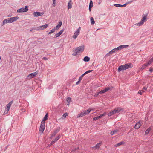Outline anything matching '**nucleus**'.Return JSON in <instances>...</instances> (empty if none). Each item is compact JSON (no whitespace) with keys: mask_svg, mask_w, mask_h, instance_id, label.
<instances>
[{"mask_svg":"<svg viewBox=\"0 0 153 153\" xmlns=\"http://www.w3.org/2000/svg\"><path fill=\"white\" fill-rule=\"evenodd\" d=\"M37 74V73L36 72L32 73L30 74L28 76L29 78H33L35 77Z\"/></svg>","mask_w":153,"mask_h":153,"instance_id":"obj_17","label":"nucleus"},{"mask_svg":"<svg viewBox=\"0 0 153 153\" xmlns=\"http://www.w3.org/2000/svg\"><path fill=\"white\" fill-rule=\"evenodd\" d=\"M13 102V100H12V101H11L9 103H8V104H7L6 105V108L7 109V110L8 109L9 110L10 108L11 107V105Z\"/></svg>","mask_w":153,"mask_h":153,"instance_id":"obj_18","label":"nucleus"},{"mask_svg":"<svg viewBox=\"0 0 153 153\" xmlns=\"http://www.w3.org/2000/svg\"><path fill=\"white\" fill-rule=\"evenodd\" d=\"M53 0V7H55L56 6V0Z\"/></svg>","mask_w":153,"mask_h":153,"instance_id":"obj_45","label":"nucleus"},{"mask_svg":"<svg viewBox=\"0 0 153 153\" xmlns=\"http://www.w3.org/2000/svg\"><path fill=\"white\" fill-rule=\"evenodd\" d=\"M22 112H25L26 111L25 110L24 108H23L21 109Z\"/></svg>","mask_w":153,"mask_h":153,"instance_id":"obj_53","label":"nucleus"},{"mask_svg":"<svg viewBox=\"0 0 153 153\" xmlns=\"http://www.w3.org/2000/svg\"><path fill=\"white\" fill-rule=\"evenodd\" d=\"M87 74V73L86 72H85L82 75L84 76L85 75V74Z\"/></svg>","mask_w":153,"mask_h":153,"instance_id":"obj_54","label":"nucleus"},{"mask_svg":"<svg viewBox=\"0 0 153 153\" xmlns=\"http://www.w3.org/2000/svg\"><path fill=\"white\" fill-rule=\"evenodd\" d=\"M8 17H9V16H8Z\"/></svg>","mask_w":153,"mask_h":153,"instance_id":"obj_59","label":"nucleus"},{"mask_svg":"<svg viewBox=\"0 0 153 153\" xmlns=\"http://www.w3.org/2000/svg\"><path fill=\"white\" fill-rule=\"evenodd\" d=\"M85 49V46L82 45L76 48L72 55L76 56L79 53H82Z\"/></svg>","mask_w":153,"mask_h":153,"instance_id":"obj_1","label":"nucleus"},{"mask_svg":"<svg viewBox=\"0 0 153 153\" xmlns=\"http://www.w3.org/2000/svg\"><path fill=\"white\" fill-rule=\"evenodd\" d=\"M102 142H100L99 143L97 144L95 146L92 147L93 149L95 150L96 149H99L100 146L102 144Z\"/></svg>","mask_w":153,"mask_h":153,"instance_id":"obj_12","label":"nucleus"},{"mask_svg":"<svg viewBox=\"0 0 153 153\" xmlns=\"http://www.w3.org/2000/svg\"><path fill=\"white\" fill-rule=\"evenodd\" d=\"M145 92V91L143 90H140L138 92V93L139 94H140V95H142V94L144 92Z\"/></svg>","mask_w":153,"mask_h":153,"instance_id":"obj_39","label":"nucleus"},{"mask_svg":"<svg viewBox=\"0 0 153 153\" xmlns=\"http://www.w3.org/2000/svg\"><path fill=\"white\" fill-rule=\"evenodd\" d=\"M147 18V15H143V17L141 19V21L139 22L134 24V25H133V26L137 25L139 27L141 26L144 24V22L146 21Z\"/></svg>","mask_w":153,"mask_h":153,"instance_id":"obj_3","label":"nucleus"},{"mask_svg":"<svg viewBox=\"0 0 153 153\" xmlns=\"http://www.w3.org/2000/svg\"><path fill=\"white\" fill-rule=\"evenodd\" d=\"M64 30H61L59 32L56 34L55 35V37L56 38L59 36L63 32Z\"/></svg>","mask_w":153,"mask_h":153,"instance_id":"obj_19","label":"nucleus"},{"mask_svg":"<svg viewBox=\"0 0 153 153\" xmlns=\"http://www.w3.org/2000/svg\"><path fill=\"white\" fill-rule=\"evenodd\" d=\"M91 110H92V109H91L90 108H89L86 111H84L83 112L84 113H85V115L88 114L91 111Z\"/></svg>","mask_w":153,"mask_h":153,"instance_id":"obj_24","label":"nucleus"},{"mask_svg":"<svg viewBox=\"0 0 153 153\" xmlns=\"http://www.w3.org/2000/svg\"><path fill=\"white\" fill-rule=\"evenodd\" d=\"M121 110V109L120 108H116L114 110L115 112V113H118Z\"/></svg>","mask_w":153,"mask_h":153,"instance_id":"obj_27","label":"nucleus"},{"mask_svg":"<svg viewBox=\"0 0 153 153\" xmlns=\"http://www.w3.org/2000/svg\"><path fill=\"white\" fill-rule=\"evenodd\" d=\"M70 2L71 1H70L68 3V9L71 8L72 7V4L70 3Z\"/></svg>","mask_w":153,"mask_h":153,"instance_id":"obj_33","label":"nucleus"},{"mask_svg":"<svg viewBox=\"0 0 153 153\" xmlns=\"http://www.w3.org/2000/svg\"><path fill=\"white\" fill-rule=\"evenodd\" d=\"M68 114L67 113H65L62 116V118L64 119L66 117L68 116Z\"/></svg>","mask_w":153,"mask_h":153,"instance_id":"obj_34","label":"nucleus"},{"mask_svg":"<svg viewBox=\"0 0 153 153\" xmlns=\"http://www.w3.org/2000/svg\"><path fill=\"white\" fill-rule=\"evenodd\" d=\"M118 131L117 130H114V131H112L111 132V134L113 135L115 134H116Z\"/></svg>","mask_w":153,"mask_h":153,"instance_id":"obj_32","label":"nucleus"},{"mask_svg":"<svg viewBox=\"0 0 153 153\" xmlns=\"http://www.w3.org/2000/svg\"><path fill=\"white\" fill-rule=\"evenodd\" d=\"M66 100L68 102L70 103L71 101V98L69 97H68L66 99Z\"/></svg>","mask_w":153,"mask_h":153,"instance_id":"obj_42","label":"nucleus"},{"mask_svg":"<svg viewBox=\"0 0 153 153\" xmlns=\"http://www.w3.org/2000/svg\"><path fill=\"white\" fill-rule=\"evenodd\" d=\"M83 76L82 75H81L79 78V81H81L82 79Z\"/></svg>","mask_w":153,"mask_h":153,"instance_id":"obj_46","label":"nucleus"},{"mask_svg":"<svg viewBox=\"0 0 153 153\" xmlns=\"http://www.w3.org/2000/svg\"><path fill=\"white\" fill-rule=\"evenodd\" d=\"M9 110H8V109L7 110V109L6 108V110L4 111V114H7Z\"/></svg>","mask_w":153,"mask_h":153,"instance_id":"obj_44","label":"nucleus"},{"mask_svg":"<svg viewBox=\"0 0 153 153\" xmlns=\"http://www.w3.org/2000/svg\"><path fill=\"white\" fill-rule=\"evenodd\" d=\"M153 62V57L150 59Z\"/></svg>","mask_w":153,"mask_h":153,"instance_id":"obj_56","label":"nucleus"},{"mask_svg":"<svg viewBox=\"0 0 153 153\" xmlns=\"http://www.w3.org/2000/svg\"><path fill=\"white\" fill-rule=\"evenodd\" d=\"M99 119V118L98 116H97L93 118V120H98Z\"/></svg>","mask_w":153,"mask_h":153,"instance_id":"obj_47","label":"nucleus"},{"mask_svg":"<svg viewBox=\"0 0 153 153\" xmlns=\"http://www.w3.org/2000/svg\"><path fill=\"white\" fill-rule=\"evenodd\" d=\"M142 123V122L139 121L138 122L135 126L134 128L136 129H139L141 126V124Z\"/></svg>","mask_w":153,"mask_h":153,"instance_id":"obj_13","label":"nucleus"},{"mask_svg":"<svg viewBox=\"0 0 153 153\" xmlns=\"http://www.w3.org/2000/svg\"><path fill=\"white\" fill-rule=\"evenodd\" d=\"M80 27H79V28L74 33V35L72 36L73 38L74 39H76L77 38L78 36L79 35L80 33Z\"/></svg>","mask_w":153,"mask_h":153,"instance_id":"obj_6","label":"nucleus"},{"mask_svg":"<svg viewBox=\"0 0 153 153\" xmlns=\"http://www.w3.org/2000/svg\"><path fill=\"white\" fill-rule=\"evenodd\" d=\"M85 115V113H84V112L83 111L78 114L77 116V118H78L80 117H82Z\"/></svg>","mask_w":153,"mask_h":153,"instance_id":"obj_25","label":"nucleus"},{"mask_svg":"<svg viewBox=\"0 0 153 153\" xmlns=\"http://www.w3.org/2000/svg\"><path fill=\"white\" fill-rule=\"evenodd\" d=\"M147 87H146V86L144 87L143 88V90H144L145 91H146L147 90Z\"/></svg>","mask_w":153,"mask_h":153,"instance_id":"obj_48","label":"nucleus"},{"mask_svg":"<svg viewBox=\"0 0 153 153\" xmlns=\"http://www.w3.org/2000/svg\"><path fill=\"white\" fill-rule=\"evenodd\" d=\"M129 47V45H123L119 46L117 48H115L113 49L112 50H111V52L112 54L114 53L115 52L117 51H118L120 50L121 49L123 48H126L127 47Z\"/></svg>","mask_w":153,"mask_h":153,"instance_id":"obj_2","label":"nucleus"},{"mask_svg":"<svg viewBox=\"0 0 153 153\" xmlns=\"http://www.w3.org/2000/svg\"><path fill=\"white\" fill-rule=\"evenodd\" d=\"M44 13L39 12H35L33 13L34 17H37L43 15Z\"/></svg>","mask_w":153,"mask_h":153,"instance_id":"obj_9","label":"nucleus"},{"mask_svg":"<svg viewBox=\"0 0 153 153\" xmlns=\"http://www.w3.org/2000/svg\"><path fill=\"white\" fill-rule=\"evenodd\" d=\"M56 132H54L53 133L51 134V137H50V138L51 139H52V138L56 134Z\"/></svg>","mask_w":153,"mask_h":153,"instance_id":"obj_37","label":"nucleus"},{"mask_svg":"<svg viewBox=\"0 0 153 153\" xmlns=\"http://www.w3.org/2000/svg\"><path fill=\"white\" fill-rule=\"evenodd\" d=\"M113 54L111 51H110L108 53L106 54L105 55V56L106 57H108L111 55Z\"/></svg>","mask_w":153,"mask_h":153,"instance_id":"obj_38","label":"nucleus"},{"mask_svg":"<svg viewBox=\"0 0 153 153\" xmlns=\"http://www.w3.org/2000/svg\"><path fill=\"white\" fill-rule=\"evenodd\" d=\"M115 6L116 7H124V5H121L119 4H114Z\"/></svg>","mask_w":153,"mask_h":153,"instance_id":"obj_29","label":"nucleus"},{"mask_svg":"<svg viewBox=\"0 0 153 153\" xmlns=\"http://www.w3.org/2000/svg\"><path fill=\"white\" fill-rule=\"evenodd\" d=\"M90 21H91V25H93L95 23V22L94 21V18L93 17H92L91 18Z\"/></svg>","mask_w":153,"mask_h":153,"instance_id":"obj_31","label":"nucleus"},{"mask_svg":"<svg viewBox=\"0 0 153 153\" xmlns=\"http://www.w3.org/2000/svg\"><path fill=\"white\" fill-rule=\"evenodd\" d=\"M126 70V69L124 65L120 66L118 68V71L119 72H120L121 71L124 70Z\"/></svg>","mask_w":153,"mask_h":153,"instance_id":"obj_15","label":"nucleus"},{"mask_svg":"<svg viewBox=\"0 0 153 153\" xmlns=\"http://www.w3.org/2000/svg\"><path fill=\"white\" fill-rule=\"evenodd\" d=\"M90 109H92V110H91V111H92H92H93V110H94V109H91V108H90Z\"/></svg>","mask_w":153,"mask_h":153,"instance_id":"obj_58","label":"nucleus"},{"mask_svg":"<svg viewBox=\"0 0 153 153\" xmlns=\"http://www.w3.org/2000/svg\"><path fill=\"white\" fill-rule=\"evenodd\" d=\"M48 25V24H46L41 26L37 27V28L38 30H43L47 28Z\"/></svg>","mask_w":153,"mask_h":153,"instance_id":"obj_8","label":"nucleus"},{"mask_svg":"<svg viewBox=\"0 0 153 153\" xmlns=\"http://www.w3.org/2000/svg\"><path fill=\"white\" fill-rule=\"evenodd\" d=\"M10 20L11 23H12L14 21H15L17 20L18 19L19 17L18 16H16L14 17H12L10 18Z\"/></svg>","mask_w":153,"mask_h":153,"instance_id":"obj_16","label":"nucleus"},{"mask_svg":"<svg viewBox=\"0 0 153 153\" xmlns=\"http://www.w3.org/2000/svg\"><path fill=\"white\" fill-rule=\"evenodd\" d=\"M89 6H90V7H93V2L92 1H90Z\"/></svg>","mask_w":153,"mask_h":153,"instance_id":"obj_43","label":"nucleus"},{"mask_svg":"<svg viewBox=\"0 0 153 153\" xmlns=\"http://www.w3.org/2000/svg\"><path fill=\"white\" fill-rule=\"evenodd\" d=\"M107 114L106 112H104L103 114H101L100 115L98 116L99 118H100L101 117H102L103 116H104Z\"/></svg>","mask_w":153,"mask_h":153,"instance_id":"obj_35","label":"nucleus"},{"mask_svg":"<svg viewBox=\"0 0 153 153\" xmlns=\"http://www.w3.org/2000/svg\"><path fill=\"white\" fill-rule=\"evenodd\" d=\"M43 59H44V60H48V59L47 57H44L43 58Z\"/></svg>","mask_w":153,"mask_h":153,"instance_id":"obj_50","label":"nucleus"},{"mask_svg":"<svg viewBox=\"0 0 153 153\" xmlns=\"http://www.w3.org/2000/svg\"><path fill=\"white\" fill-rule=\"evenodd\" d=\"M60 135H59L58 137H56L52 141L50 145H52L55 143V142H57V140L60 138Z\"/></svg>","mask_w":153,"mask_h":153,"instance_id":"obj_11","label":"nucleus"},{"mask_svg":"<svg viewBox=\"0 0 153 153\" xmlns=\"http://www.w3.org/2000/svg\"><path fill=\"white\" fill-rule=\"evenodd\" d=\"M83 60L85 62H88L90 60V58L88 56H86L84 58Z\"/></svg>","mask_w":153,"mask_h":153,"instance_id":"obj_28","label":"nucleus"},{"mask_svg":"<svg viewBox=\"0 0 153 153\" xmlns=\"http://www.w3.org/2000/svg\"><path fill=\"white\" fill-rule=\"evenodd\" d=\"M133 1H130L129 2H127L125 4H123V5L124 6V7H125L126 5L128 4H130Z\"/></svg>","mask_w":153,"mask_h":153,"instance_id":"obj_40","label":"nucleus"},{"mask_svg":"<svg viewBox=\"0 0 153 153\" xmlns=\"http://www.w3.org/2000/svg\"><path fill=\"white\" fill-rule=\"evenodd\" d=\"M93 71V70H88L87 71H86V72L87 73V74L88 73H90V72H91V71Z\"/></svg>","mask_w":153,"mask_h":153,"instance_id":"obj_51","label":"nucleus"},{"mask_svg":"<svg viewBox=\"0 0 153 153\" xmlns=\"http://www.w3.org/2000/svg\"><path fill=\"white\" fill-rule=\"evenodd\" d=\"M149 71L151 72H152L153 71V68H150Z\"/></svg>","mask_w":153,"mask_h":153,"instance_id":"obj_49","label":"nucleus"},{"mask_svg":"<svg viewBox=\"0 0 153 153\" xmlns=\"http://www.w3.org/2000/svg\"><path fill=\"white\" fill-rule=\"evenodd\" d=\"M116 113L115 112V111L114 110L111 111H110L109 113H108V115L109 116H111L113 114H115Z\"/></svg>","mask_w":153,"mask_h":153,"instance_id":"obj_22","label":"nucleus"},{"mask_svg":"<svg viewBox=\"0 0 153 153\" xmlns=\"http://www.w3.org/2000/svg\"><path fill=\"white\" fill-rule=\"evenodd\" d=\"M48 114L47 113L43 118L42 121L41 122L45 123V121L48 119Z\"/></svg>","mask_w":153,"mask_h":153,"instance_id":"obj_21","label":"nucleus"},{"mask_svg":"<svg viewBox=\"0 0 153 153\" xmlns=\"http://www.w3.org/2000/svg\"><path fill=\"white\" fill-rule=\"evenodd\" d=\"M69 104H70V103H68V104H67V105H69Z\"/></svg>","mask_w":153,"mask_h":153,"instance_id":"obj_57","label":"nucleus"},{"mask_svg":"<svg viewBox=\"0 0 153 153\" xmlns=\"http://www.w3.org/2000/svg\"><path fill=\"white\" fill-rule=\"evenodd\" d=\"M148 66L147 65L146 63L144 64L143 65H142L141 68H139V71H140V70H143Z\"/></svg>","mask_w":153,"mask_h":153,"instance_id":"obj_23","label":"nucleus"},{"mask_svg":"<svg viewBox=\"0 0 153 153\" xmlns=\"http://www.w3.org/2000/svg\"><path fill=\"white\" fill-rule=\"evenodd\" d=\"M28 10V8L27 6L25 7H22L17 10V12L18 13H22L26 12Z\"/></svg>","mask_w":153,"mask_h":153,"instance_id":"obj_7","label":"nucleus"},{"mask_svg":"<svg viewBox=\"0 0 153 153\" xmlns=\"http://www.w3.org/2000/svg\"><path fill=\"white\" fill-rule=\"evenodd\" d=\"M56 29L55 28L52 29L51 31L48 33V34H50L55 32Z\"/></svg>","mask_w":153,"mask_h":153,"instance_id":"obj_36","label":"nucleus"},{"mask_svg":"<svg viewBox=\"0 0 153 153\" xmlns=\"http://www.w3.org/2000/svg\"><path fill=\"white\" fill-rule=\"evenodd\" d=\"M80 81H79H79H77L76 82V85H78V84H79Z\"/></svg>","mask_w":153,"mask_h":153,"instance_id":"obj_52","label":"nucleus"},{"mask_svg":"<svg viewBox=\"0 0 153 153\" xmlns=\"http://www.w3.org/2000/svg\"><path fill=\"white\" fill-rule=\"evenodd\" d=\"M92 7H90V6H89V10L90 11H91V8Z\"/></svg>","mask_w":153,"mask_h":153,"instance_id":"obj_55","label":"nucleus"},{"mask_svg":"<svg viewBox=\"0 0 153 153\" xmlns=\"http://www.w3.org/2000/svg\"><path fill=\"white\" fill-rule=\"evenodd\" d=\"M126 69L132 68L133 67V65L131 63H128L124 65Z\"/></svg>","mask_w":153,"mask_h":153,"instance_id":"obj_10","label":"nucleus"},{"mask_svg":"<svg viewBox=\"0 0 153 153\" xmlns=\"http://www.w3.org/2000/svg\"><path fill=\"white\" fill-rule=\"evenodd\" d=\"M151 128L150 127L149 128H148L145 131V135H147L149 133V131H151Z\"/></svg>","mask_w":153,"mask_h":153,"instance_id":"obj_26","label":"nucleus"},{"mask_svg":"<svg viewBox=\"0 0 153 153\" xmlns=\"http://www.w3.org/2000/svg\"><path fill=\"white\" fill-rule=\"evenodd\" d=\"M45 128V123L41 122L40 126L39 128V132L42 134Z\"/></svg>","mask_w":153,"mask_h":153,"instance_id":"obj_5","label":"nucleus"},{"mask_svg":"<svg viewBox=\"0 0 153 153\" xmlns=\"http://www.w3.org/2000/svg\"><path fill=\"white\" fill-rule=\"evenodd\" d=\"M123 143H124V142L122 141V142H120L119 143L116 144V145H115V146L116 147H118V146H120V145H122V144H123Z\"/></svg>","mask_w":153,"mask_h":153,"instance_id":"obj_30","label":"nucleus"},{"mask_svg":"<svg viewBox=\"0 0 153 153\" xmlns=\"http://www.w3.org/2000/svg\"><path fill=\"white\" fill-rule=\"evenodd\" d=\"M153 62L151 60L149 61L147 63H146V64L148 66L149 65H150L152 62Z\"/></svg>","mask_w":153,"mask_h":153,"instance_id":"obj_41","label":"nucleus"},{"mask_svg":"<svg viewBox=\"0 0 153 153\" xmlns=\"http://www.w3.org/2000/svg\"><path fill=\"white\" fill-rule=\"evenodd\" d=\"M62 22L61 21L59 22V23L55 27L56 29H58L61 26Z\"/></svg>","mask_w":153,"mask_h":153,"instance_id":"obj_20","label":"nucleus"},{"mask_svg":"<svg viewBox=\"0 0 153 153\" xmlns=\"http://www.w3.org/2000/svg\"><path fill=\"white\" fill-rule=\"evenodd\" d=\"M112 87H108L105 88V89L102 90L101 91L98 92L97 95L99 94H101L107 92L108 91L110 90H112Z\"/></svg>","mask_w":153,"mask_h":153,"instance_id":"obj_4","label":"nucleus"},{"mask_svg":"<svg viewBox=\"0 0 153 153\" xmlns=\"http://www.w3.org/2000/svg\"><path fill=\"white\" fill-rule=\"evenodd\" d=\"M9 23H11L10 18L4 20L3 21L2 25L3 26L5 24Z\"/></svg>","mask_w":153,"mask_h":153,"instance_id":"obj_14","label":"nucleus"}]
</instances>
